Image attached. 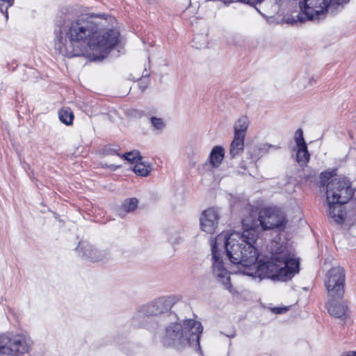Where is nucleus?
<instances>
[{
  "instance_id": "obj_9",
  "label": "nucleus",
  "mask_w": 356,
  "mask_h": 356,
  "mask_svg": "<svg viewBox=\"0 0 356 356\" xmlns=\"http://www.w3.org/2000/svg\"><path fill=\"white\" fill-rule=\"evenodd\" d=\"M324 284L328 297L343 298L345 293L346 272L341 266L331 268L326 273Z\"/></svg>"
},
{
  "instance_id": "obj_13",
  "label": "nucleus",
  "mask_w": 356,
  "mask_h": 356,
  "mask_svg": "<svg viewBox=\"0 0 356 356\" xmlns=\"http://www.w3.org/2000/svg\"><path fill=\"white\" fill-rule=\"evenodd\" d=\"M343 298H331L329 297L327 303L328 313L337 318L345 320L348 316V307L347 301Z\"/></svg>"
},
{
  "instance_id": "obj_7",
  "label": "nucleus",
  "mask_w": 356,
  "mask_h": 356,
  "mask_svg": "<svg viewBox=\"0 0 356 356\" xmlns=\"http://www.w3.org/2000/svg\"><path fill=\"white\" fill-rule=\"evenodd\" d=\"M232 236V233L228 234V233L222 232L219 234L215 239L211 241V254L213 259V272L217 275L219 278V281L225 286V289L231 291L232 284L229 277V273L224 268L223 261L220 256V252L218 249V244L223 243L229 261L234 264H241L245 267H250L255 264H251L250 265H245L244 262H235L234 259L232 257V253L229 254V250L228 247V242L230 241L229 239Z\"/></svg>"
},
{
  "instance_id": "obj_29",
  "label": "nucleus",
  "mask_w": 356,
  "mask_h": 356,
  "mask_svg": "<svg viewBox=\"0 0 356 356\" xmlns=\"http://www.w3.org/2000/svg\"><path fill=\"white\" fill-rule=\"evenodd\" d=\"M287 310L285 307H274L273 309V311L275 314H282L284 312H286Z\"/></svg>"
},
{
  "instance_id": "obj_3",
  "label": "nucleus",
  "mask_w": 356,
  "mask_h": 356,
  "mask_svg": "<svg viewBox=\"0 0 356 356\" xmlns=\"http://www.w3.org/2000/svg\"><path fill=\"white\" fill-rule=\"evenodd\" d=\"M54 33V49L59 54L89 57V15H83Z\"/></svg>"
},
{
  "instance_id": "obj_4",
  "label": "nucleus",
  "mask_w": 356,
  "mask_h": 356,
  "mask_svg": "<svg viewBox=\"0 0 356 356\" xmlns=\"http://www.w3.org/2000/svg\"><path fill=\"white\" fill-rule=\"evenodd\" d=\"M299 260L286 247L281 245L270 260L261 261L258 270L273 280H287L299 272Z\"/></svg>"
},
{
  "instance_id": "obj_8",
  "label": "nucleus",
  "mask_w": 356,
  "mask_h": 356,
  "mask_svg": "<svg viewBox=\"0 0 356 356\" xmlns=\"http://www.w3.org/2000/svg\"><path fill=\"white\" fill-rule=\"evenodd\" d=\"M31 345L30 338L25 335H1L0 356L22 355L29 350Z\"/></svg>"
},
{
  "instance_id": "obj_24",
  "label": "nucleus",
  "mask_w": 356,
  "mask_h": 356,
  "mask_svg": "<svg viewBox=\"0 0 356 356\" xmlns=\"http://www.w3.org/2000/svg\"><path fill=\"white\" fill-rule=\"evenodd\" d=\"M150 121H151L152 126L156 129H159V130L162 129L165 126V124L161 118L152 117L150 118Z\"/></svg>"
},
{
  "instance_id": "obj_26",
  "label": "nucleus",
  "mask_w": 356,
  "mask_h": 356,
  "mask_svg": "<svg viewBox=\"0 0 356 356\" xmlns=\"http://www.w3.org/2000/svg\"><path fill=\"white\" fill-rule=\"evenodd\" d=\"M139 87L141 89L142 91H144L147 88L148 85V79L147 80H142L140 79L139 81Z\"/></svg>"
},
{
  "instance_id": "obj_14",
  "label": "nucleus",
  "mask_w": 356,
  "mask_h": 356,
  "mask_svg": "<svg viewBox=\"0 0 356 356\" xmlns=\"http://www.w3.org/2000/svg\"><path fill=\"white\" fill-rule=\"evenodd\" d=\"M245 137L234 135L233 140L231 143L229 154L232 158L235 157L243 152Z\"/></svg>"
},
{
  "instance_id": "obj_12",
  "label": "nucleus",
  "mask_w": 356,
  "mask_h": 356,
  "mask_svg": "<svg viewBox=\"0 0 356 356\" xmlns=\"http://www.w3.org/2000/svg\"><path fill=\"white\" fill-rule=\"evenodd\" d=\"M219 215L214 208L204 210L200 217L201 229L208 234H213L218 224Z\"/></svg>"
},
{
  "instance_id": "obj_1",
  "label": "nucleus",
  "mask_w": 356,
  "mask_h": 356,
  "mask_svg": "<svg viewBox=\"0 0 356 356\" xmlns=\"http://www.w3.org/2000/svg\"><path fill=\"white\" fill-rule=\"evenodd\" d=\"M287 220L284 214L275 207L252 208L242 220L243 232H233L228 247L235 262L245 265L257 262L259 252L255 247L259 235V227L263 231L277 229L284 231Z\"/></svg>"
},
{
  "instance_id": "obj_11",
  "label": "nucleus",
  "mask_w": 356,
  "mask_h": 356,
  "mask_svg": "<svg viewBox=\"0 0 356 356\" xmlns=\"http://www.w3.org/2000/svg\"><path fill=\"white\" fill-rule=\"evenodd\" d=\"M175 296L161 297L144 307V312L147 316H158L167 314L177 302Z\"/></svg>"
},
{
  "instance_id": "obj_19",
  "label": "nucleus",
  "mask_w": 356,
  "mask_h": 356,
  "mask_svg": "<svg viewBox=\"0 0 356 356\" xmlns=\"http://www.w3.org/2000/svg\"><path fill=\"white\" fill-rule=\"evenodd\" d=\"M295 141L297 147H298L299 153L304 152V154L308 156V149L303 137V131L301 129L296 130L295 133Z\"/></svg>"
},
{
  "instance_id": "obj_20",
  "label": "nucleus",
  "mask_w": 356,
  "mask_h": 356,
  "mask_svg": "<svg viewBox=\"0 0 356 356\" xmlns=\"http://www.w3.org/2000/svg\"><path fill=\"white\" fill-rule=\"evenodd\" d=\"M120 147L116 144H108L105 145L104 147L99 149V154L103 156H120Z\"/></svg>"
},
{
  "instance_id": "obj_25",
  "label": "nucleus",
  "mask_w": 356,
  "mask_h": 356,
  "mask_svg": "<svg viewBox=\"0 0 356 356\" xmlns=\"http://www.w3.org/2000/svg\"><path fill=\"white\" fill-rule=\"evenodd\" d=\"M1 1L5 2L8 4L7 7L6 8L5 10H3V8L1 6H0V11L1 13H3L5 15L6 21L8 19V7H11L15 0H0Z\"/></svg>"
},
{
  "instance_id": "obj_28",
  "label": "nucleus",
  "mask_w": 356,
  "mask_h": 356,
  "mask_svg": "<svg viewBox=\"0 0 356 356\" xmlns=\"http://www.w3.org/2000/svg\"><path fill=\"white\" fill-rule=\"evenodd\" d=\"M263 0H238V1L248 3L250 5H254L259 3H261Z\"/></svg>"
},
{
  "instance_id": "obj_17",
  "label": "nucleus",
  "mask_w": 356,
  "mask_h": 356,
  "mask_svg": "<svg viewBox=\"0 0 356 356\" xmlns=\"http://www.w3.org/2000/svg\"><path fill=\"white\" fill-rule=\"evenodd\" d=\"M58 118L61 122L69 126L72 124L74 116L70 108L63 107L58 111Z\"/></svg>"
},
{
  "instance_id": "obj_31",
  "label": "nucleus",
  "mask_w": 356,
  "mask_h": 356,
  "mask_svg": "<svg viewBox=\"0 0 356 356\" xmlns=\"http://www.w3.org/2000/svg\"><path fill=\"white\" fill-rule=\"evenodd\" d=\"M107 167H108V168H110L112 171L115 170L118 168V166H116V165H113V164L109 165H107Z\"/></svg>"
},
{
  "instance_id": "obj_27",
  "label": "nucleus",
  "mask_w": 356,
  "mask_h": 356,
  "mask_svg": "<svg viewBox=\"0 0 356 356\" xmlns=\"http://www.w3.org/2000/svg\"><path fill=\"white\" fill-rule=\"evenodd\" d=\"M83 247L82 244L81 243H79L77 248H76V251L78 252V254L82 258L87 257L86 252H83L82 254H81V252H82Z\"/></svg>"
},
{
  "instance_id": "obj_30",
  "label": "nucleus",
  "mask_w": 356,
  "mask_h": 356,
  "mask_svg": "<svg viewBox=\"0 0 356 356\" xmlns=\"http://www.w3.org/2000/svg\"><path fill=\"white\" fill-rule=\"evenodd\" d=\"M340 356H356V351H348L343 353Z\"/></svg>"
},
{
  "instance_id": "obj_18",
  "label": "nucleus",
  "mask_w": 356,
  "mask_h": 356,
  "mask_svg": "<svg viewBox=\"0 0 356 356\" xmlns=\"http://www.w3.org/2000/svg\"><path fill=\"white\" fill-rule=\"evenodd\" d=\"M152 170V167L149 164L140 160L133 167V171L138 176L147 177L149 175Z\"/></svg>"
},
{
  "instance_id": "obj_2",
  "label": "nucleus",
  "mask_w": 356,
  "mask_h": 356,
  "mask_svg": "<svg viewBox=\"0 0 356 356\" xmlns=\"http://www.w3.org/2000/svg\"><path fill=\"white\" fill-rule=\"evenodd\" d=\"M116 24L111 15L90 13V61H102L121 46L122 37Z\"/></svg>"
},
{
  "instance_id": "obj_10",
  "label": "nucleus",
  "mask_w": 356,
  "mask_h": 356,
  "mask_svg": "<svg viewBox=\"0 0 356 356\" xmlns=\"http://www.w3.org/2000/svg\"><path fill=\"white\" fill-rule=\"evenodd\" d=\"M349 0H304L302 10L308 19H320L325 17L331 3L342 4Z\"/></svg>"
},
{
  "instance_id": "obj_32",
  "label": "nucleus",
  "mask_w": 356,
  "mask_h": 356,
  "mask_svg": "<svg viewBox=\"0 0 356 356\" xmlns=\"http://www.w3.org/2000/svg\"><path fill=\"white\" fill-rule=\"evenodd\" d=\"M337 213H338V212H337V209H336L334 210V213H335V214H337Z\"/></svg>"
},
{
  "instance_id": "obj_22",
  "label": "nucleus",
  "mask_w": 356,
  "mask_h": 356,
  "mask_svg": "<svg viewBox=\"0 0 356 356\" xmlns=\"http://www.w3.org/2000/svg\"><path fill=\"white\" fill-rule=\"evenodd\" d=\"M120 157L134 164H136L137 161L143 159L142 156L140 155V152L136 150L126 152L122 154H120Z\"/></svg>"
},
{
  "instance_id": "obj_21",
  "label": "nucleus",
  "mask_w": 356,
  "mask_h": 356,
  "mask_svg": "<svg viewBox=\"0 0 356 356\" xmlns=\"http://www.w3.org/2000/svg\"><path fill=\"white\" fill-rule=\"evenodd\" d=\"M138 205V200L136 197L127 198L124 200L122 207L126 212L135 211Z\"/></svg>"
},
{
  "instance_id": "obj_5",
  "label": "nucleus",
  "mask_w": 356,
  "mask_h": 356,
  "mask_svg": "<svg viewBox=\"0 0 356 356\" xmlns=\"http://www.w3.org/2000/svg\"><path fill=\"white\" fill-rule=\"evenodd\" d=\"M355 189L351 182L344 178L331 179L326 186L327 213L334 222L341 224L344 221L342 205L346 204L353 196Z\"/></svg>"
},
{
  "instance_id": "obj_15",
  "label": "nucleus",
  "mask_w": 356,
  "mask_h": 356,
  "mask_svg": "<svg viewBox=\"0 0 356 356\" xmlns=\"http://www.w3.org/2000/svg\"><path fill=\"white\" fill-rule=\"evenodd\" d=\"M225 156L224 149L221 146H215L209 155V163L213 168H218L222 163Z\"/></svg>"
},
{
  "instance_id": "obj_23",
  "label": "nucleus",
  "mask_w": 356,
  "mask_h": 356,
  "mask_svg": "<svg viewBox=\"0 0 356 356\" xmlns=\"http://www.w3.org/2000/svg\"><path fill=\"white\" fill-rule=\"evenodd\" d=\"M310 159V154L308 152V156L304 154V152L299 153L298 149L296 152V161L301 165H306Z\"/></svg>"
},
{
  "instance_id": "obj_16",
  "label": "nucleus",
  "mask_w": 356,
  "mask_h": 356,
  "mask_svg": "<svg viewBox=\"0 0 356 356\" xmlns=\"http://www.w3.org/2000/svg\"><path fill=\"white\" fill-rule=\"evenodd\" d=\"M248 126L249 120L246 116L238 118L234 127V135L245 137Z\"/></svg>"
},
{
  "instance_id": "obj_6",
  "label": "nucleus",
  "mask_w": 356,
  "mask_h": 356,
  "mask_svg": "<svg viewBox=\"0 0 356 356\" xmlns=\"http://www.w3.org/2000/svg\"><path fill=\"white\" fill-rule=\"evenodd\" d=\"M203 327L200 322L187 319L183 323H175L166 328L162 342L166 347L180 348L192 343H200Z\"/></svg>"
}]
</instances>
